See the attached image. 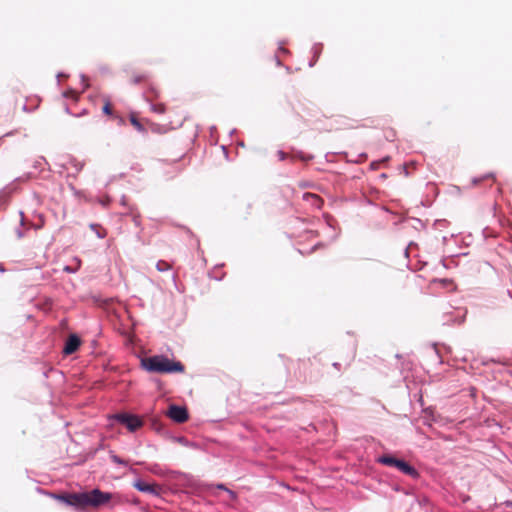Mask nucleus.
<instances>
[{
    "label": "nucleus",
    "mask_w": 512,
    "mask_h": 512,
    "mask_svg": "<svg viewBox=\"0 0 512 512\" xmlns=\"http://www.w3.org/2000/svg\"><path fill=\"white\" fill-rule=\"evenodd\" d=\"M87 78L84 74H81V81L84 84L86 82Z\"/></svg>",
    "instance_id": "7c9ffc66"
},
{
    "label": "nucleus",
    "mask_w": 512,
    "mask_h": 512,
    "mask_svg": "<svg viewBox=\"0 0 512 512\" xmlns=\"http://www.w3.org/2000/svg\"><path fill=\"white\" fill-rule=\"evenodd\" d=\"M4 271H5V269H4L3 265L0 264V272H4Z\"/></svg>",
    "instance_id": "ea45409f"
},
{
    "label": "nucleus",
    "mask_w": 512,
    "mask_h": 512,
    "mask_svg": "<svg viewBox=\"0 0 512 512\" xmlns=\"http://www.w3.org/2000/svg\"><path fill=\"white\" fill-rule=\"evenodd\" d=\"M45 166H49V164L43 156L38 157L33 163V168L39 172L43 171Z\"/></svg>",
    "instance_id": "ddd939ff"
},
{
    "label": "nucleus",
    "mask_w": 512,
    "mask_h": 512,
    "mask_svg": "<svg viewBox=\"0 0 512 512\" xmlns=\"http://www.w3.org/2000/svg\"><path fill=\"white\" fill-rule=\"evenodd\" d=\"M110 459L115 464L122 465V466H125V467L128 466V462L127 461H125L124 459L120 458L118 455L114 454L113 452L110 453Z\"/></svg>",
    "instance_id": "dca6fc26"
},
{
    "label": "nucleus",
    "mask_w": 512,
    "mask_h": 512,
    "mask_svg": "<svg viewBox=\"0 0 512 512\" xmlns=\"http://www.w3.org/2000/svg\"><path fill=\"white\" fill-rule=\"evenodd\" d=\"M20 216H21V225H24V213L22 211H20Z\"/></svg>",
    "instance_id": "c756f323"
},
{
    "label": "nucleus",
    "mask_w": 512,
    "mask_h": 512,
    "mask_svg": "<svg viewBox=\"0 0 512 512\" xmlns=\"http://www.w3.org/2000/svg\"><path fill=\"white\" fill-rule=\"evenodd\" d=\"M153 428L157 431V432H160L161 428H162V424L159 423L158 421H155L153 423Z\"/></svg>",
    "instance_id": "393cba45"
},
{
    "label": "nucleus",
    "mask_w": 512,
    "mask_h": 512,
    "mask_svg": "<svg viewBox=\"0 0 512 512\" xmlns=\"http://www.w3.org/2000/svg\"><path fill=\"white\" fill-rule=\"evenodd\" d=\"M16 234H17L18 238H22L24 236V233H23V231L21 229H17L16 230Z\"/></svg>",
    "instance_id": "a878e982"
},
{
    "label": "nucleus",
    "mask_w": 512,
    "mask_h": 512,
    "mask_svg": "<svg viewBox=\"0 0 512 512\" xmlns=\"http://www.w3.org/2000/svg\"><path fill=\"white\" fill-rule=\"evenodd\" d=\"M23 110L27 111V105L26 104L23 105Z\"/></svg>",
    "instance_id": "a19ab883"
},
{
    "label": "nucleus",
    "mask_w": 512,
    "mask_h": 512,
    "mask_svg": "<svg viewBox=\"0 0 512 512\" xmlns=\"http://www.w3.org/2000/svg\"><path fill=\"white\" fill-rule=\"evenodd\" d=\"M504 504L507 506V507H512V501H505Z\"/></svg>",
    "instance_id": "72a5a7b5"
},
{
    "label": "nucleus",
    "mask_w": 512,
    "mask_h": 512,
    "mask_svg": "<svg viewBox=\"0 0 512 512\" xmlns=\"http://www.w3.org/2000/svg\"><path fill=\"white\" fill-rule=\"evenodd\" d=\"M376 166H377V163H376V162H372V163H371V168H372V169H375V168H376Z\"/></svg>",
    "instance_id": "e433bc0d"
},
{
    "label": "nucleus",
    "mask_w": 512,
    "mask_h": 512,
    "mask_svg": "<svg viewBox=\"0 0 512 512\" xmlns=\"http://www.w3.org/2000/svg\"><path fill=\"white\" fill-rule=\"evenodd\" d=\"M156 269L159 272L169 271L171 269V265L164 260H159L156 264Z\"/></svg>",
    "instance_id": "2eb2a0df"
},
{
    "label": "nucleus",
    "mask_w": 512,
    "mask_h": 512,
    "mask_svg": "<svg viewBox=\"0 0 512 512\" xmlns=\"http://www.w3.org/2000/svg\"><path fill=\"white\" fill-rule=\"evenodd\" d=\"M466 311L462 309H456L452 312H447L443 314V324H461L465 320Z\"/></svg>",
    "instance_id": "6e6552de"
},
{
    "label": "nucleus",
    "mask_w": 512,
    "mask_h": 512,
    "mask_svg": "<svg viewBox=\"0 0 512 512\" xmlns=\"http://www.w3.org/2000/svg\"><path fill=\"white\" fill-rule=\"evenodd\" d=\"M134 487L140 491V492H143V493H147V494H150V495H153V496H158L159 495V488L154 485V484H150L148 482H145L141 479H138L135 481L134 483Z\"/></svg>",
    "instance_id": "9d476101"
},
{
    "label": "nucleus",
    "mask_w": 512,
    "mask_h": 512,
    "mask_svg": "<svg viewBox=\"0 0 512 512\" xmlns=\"http://www.w3.org/2000/svg\"><path fill=\"white\" fill-rule=\"evenodd\" d=\"M434 356L441 362L439 352L436 349L434 350Z\"/></svg>",
    "instance_id": "c85d7f7f"
},
{
    "label": "nucleus",
    "mask_w": 512,
    "mask_h": 512,
    "mask_svg": "<svg viewBox=\"0 0 512 512\" xmlns=\"http://www.w3.org/2000/svg\"><path fill=\"white\" fill-rule=\"evenodd\" d=\"M102 111H103V113H104V114H106V115H111V114H112V109H111V106H110V103H109V102H107V103L103 106Z\"/></svg>",
    "instance_id": "5701e85b"
},
{
    "label": "nucleus",
    "mask_w": 512,
    "mask_h": 512,
    "mask_svg": "<svg viewBox=\"0 0 512 512\" xmlns=\"http://www.w3.org/2000/svg\"><path fill=\"white\" fill-rule=\"evenodd\" d=\"M140 79H141L140 77H136V78L134 79V82H135V83H139V82H140Z\"/></svg>",
    "instance_id": "4c0bfd02"
},
{
    "label": "nucleus",
    "mask_w": 512,
    "mask_h": 512,
    "mask_svg": "<svg viewBox=\"0 0 512 512\" xmlns=\"http://www.w3.org/2000/svg\"><path fill=\"white\" fill-rule=\"evenodd\" d=\"M81 345V340L76 334H71L65 341L63 354L71 355L75 353Z\"/></svg>",
    "instance_id": "1a4fd4ad"
},
{
    "label": "nucleus",
    "mask_w": 512,
    "mask_h": 512,
    "mask_svg": "<svg viewBox=\"0 0 512 512\" xmlns=\"http://www.w3.org/2000/svg\"><path fill=\"white\" fill-rule=\"evenodd\" d=\"M64 270H65V271H67V272H69V273H74V272H75V270H74V269H71L69 266H66V267L64 268Z\"/></svg>",
    "instance_id": "cd10ccee"
},
{
    "label": "nucleus",
    "mask_w": 512,
    "mask_h": 512,
    "mask_svg": "<svg viewBox=\"0 0 512 512\" xmlns=\"http://www.w3.org/2000/svg\"><path fill=\"white\" fill-rule=\"evenodd\" d=\"M131 121V124L138 130V131H144V127L143 125L139 122V120L137 118H135L134 116L131 117L130 119Z\"/></svg>",
    "instance_id": "6ab92c4d"
},
{
    "label": "nucleus",
    "mask_w": 512,
    "mask_h": 512,
    "mask_svg": "<svg viewBox=\"0 0 512 512\" xmlns=\"http://www.w3.org/2000/svg\"><path fill=\"white\" fill-rule=\"evenodd\" d=\"M60 77H66V75L64 73H58L57 78L59 79Z\"/></svg>",
    "instance_id": "f704fd0d"
},
{
    "label": "nucleus",
    "mask_w": 512,
    "mask_h": 512,
    "mask_svg": "<svg viewBox=\"0 0 512 512\" xmlns=\"http://www.w3.org/2000/svg\"><path fill=\"white\" fill-rule=\"evenodd\" d=\"M413 244H414V243H413V242H411V243L409 244V246L405 249L404 253H405V255H406V256H408V249H409V247H410V246H412Z\"/></svg>",
    "instance_id": "473e14b6"
},
{
    "label": "nucleus",
    "mask_w": 512,
    "mask_h": 512,
    "mask_svg": "<svg viewBox=\"0 0 512 512\" xmlns=\"http://www.w3.org/2000/svg\"><path fill=\"white\" fill-rule=\"evenodd\" d=\"M121 204H122L123 206H127L126 198H125L124 196L122 197Z\"/></svg>",
    "instance_id": "2f4dec72"
},
{
    "label": "nucleus",
    "mask_w": 512,
    "mask_h": 512,
    "mask_svg": "<svg viewBox=\"0 0 512 512\" xmlns=\"http://www.w3.org/2000/svg\"><path fill=\"white\" fill-rule=\"evenodd\" d=\"M376 461L384 466L394 467L398 471L411 477L412 479L416 480L420 477V473L414 466H412L403 459H398L394 457L392 454H383L379 456Z\"/></svg>",
    "instance_id": "f03ea898"
},
{
    "label": "nucleus",
    "mask_w": 512,
    "mask_h": 512,
    "mask_svg": "<svg viewBox=\"0 0 512 512\" xmlns=\"http://www.w3.org/2000/svg\"><path fill=\"white\" fill-rule=\"evenodd\" d=\"M333 366H334L335 368H338V367L340 366V364H339L338 362H334V363H333Z\"/></svg>",
    "instance_id": "58836bf2"
},
{
    "label": "nucleus",
    "mask_w": 512,
    "mask_h": 512,
    "mask_svg": "<svg viewBox=\"0 0 512 512\" xmlns=\"http://www.w3.org/2000/svg\"><path fill=\"white\" fill-rule=\"evenodd\" d=\"M141 366L148 372L182 373L184 365L179 361H171L164 355H154L141 359Z\"/></svg>",
    "instance_id": "f257e3e1"
},
{
    "label": "nucleus",
    "mask_w": 512,
    "mask_h": 512,
    "mask_svg": "<svg viewBox=\"0 0 512 512\" xmlns=\"http://www.w3.org/2000/svg\"><path fill=\"white\" fill-rule=\"evenodd\" d=\"M108 419L110 422H118L124 425L129 432H135L144 425L143 420L139 416L127 412L112 414Z\"/></svg>",
    "instance_id": "7ed1b4c3"
},
{
    "label": "nucleus",
    "mask_w": 512,
    "mask_h": 512,
    "mask_svg": "<svg viewBox=\"0 0 512 512\" xmlns=\"http://www.w3.org/2000/svg\"><path fill=\"white\" fill-rule=\"evenodd\" d=\"M275 59H276V63H277V65H278V66H279V65H281V61L279 60V58H278L277 56H275Z\"/></svg>",
    "instance_id": "c9c22d12"
},
{
    "label": "nucleus",
    "mask_w": 512,
    "mask_h": 512,
    "mask_svg": "<svg viewBox=\"0 0 512 512\" xmlns=\"http://www.w3.org/2000/svg\"><path fill=\"white\" fill-rule=\"evenodd\" d=\"M311 51L313 53V58L309 62V67H313L316 64V62L322 52V44L321 43L314 44Z\"/></svg>",
    "instance_id": "f8f14e48"
},
{
    "label": "nucleus",
    "mask_w": 512,
    "mask_h": 512,
    "mask_svg": "<svg viewBox=\"0 0 512 512\" xmlns=\"http://www.w3.org/2000/svg\"><path fill=\"white\" fill-rule=\"evenodd\" d=\"M303 199L317 208H320L323 203L322 199L318 195L312 193H304Z\"/></svg>",
    "instance_id": "9b49d317"
},
{
    "label": "nucleus",
    "mask_w": 512,
    "mask_h": 512,
    "mask_svg": "<svg viewBox=\"0 0 512 512\" xmlns=\"http://www.w3.org/2000/svg\"><path fill=\"white\" fill-rule=\"evenodd\" d=\"M151 110L158 114H163L165 112V106L163 104H151Z\"/></svg>",
    "instance_id": "f3484780"
},
{
    "label": "nucleus",
    "mask_w": 512,
    "mask_h": 512,
    "mask_svg": "<svg viewBox=\"0 0 512 512\" xmlns=\"http://www.w3.org/2000/svg\"><path fill=\"white\" fill-rule=\"evenodd\" d=\"M58 166L62 169L60 173L65 170L68 171V176L75 177L83 169L84 163L71 155H67L63 157L61 163H58Z\"/></svg>",
    "instance_id": "423d86ee"
},
{
    "label": "nucleus",
    "mask_w": 512,
    "mask_h": 512,
    "mask_svg": "<svg viewBox=\"0 0 512 512\" xmlns=\"http://www.w3.org/2000/svg\"><path fill=\"white\" fill-rule=\"evenodd\" d=\"M87 507H100L105 505L112 499V494L109 492H103L98 488L86 491Z\"/></svg>",
    "instance_id": "20e7f679"
},
{
    "label": "nucleus",
    "mask_w": 512,
    "mask_h": 512,
    "mask_svg": "<svg viewBox=\"0 0 512 512\" xmlns=\"http://www.w3.org/2000/svg\"><path fill=\"white\" fill-rule=\"evenodd\" d=\"M277 155H278V158H279L280 161H283V160H285L287 158V154L284 151H282V150H279L277 152Z\"/></svg>",
    "instance_id": "b1692460"
},
{
    "label": "nucleus",
    "mask_w": 512,
    "mask_h": 512,
    "mask_svg": "<svg viewBox=\"0 0 512 512\" xmlns=\"http://www.w3.org/2000/svg\"><path fill=\"white\" fill-rule=\"evenodd\" d=\"M129 214H131L133 216L132 220H133L134 224L137 227H140L141 226V223H140V220H139L140 215L139 214H134V209L132 207L130 208Z\"/></svg>",
    "instance_id": "4be33fe9"
},
{
    "label": "nucleus",
    "mask_w": 512,
    "mask_h": 512,
    "mask_svg": "<svg viewBox=\"0 0 512 512\" xmlns=\"http://www.w3.org/2000/svg\"><path fill=\"white\" fill-rule=\"evenodd\" d=\"M171 440L185 446V447H196V444L189 441L186 437L184 436H171Z\"/></svg>",
    "instance_id": "4468645a"
},
{
    "label": "nucleus",
    "mask_w": 512,
    "mask_h": 512,
    "mask_svg": "<svg viewBox=\"0 0 512 512\" xmlns=\"http://www.w3.org/2000/svg\"><path fill=\"white\" fill-rule=\"evenodd\" d=\"M167 416L176 423H184L188 420L189 414L184 406L171 404L167 411Z\"/></svg>",
    "instance_id": "0eeeda50"
},
{
    "label": "nucleus",
    "mask_w": 512,
    "mask_h": 512,
    "mask_svg": "<svg viewBox=\"0 0 512 512\" xmlns=\"http://www.w3.org/2000/svg\"><path fill=\"white\" fill-rule=\"evenodd\" d=\"M283 44H284V43H281V45H280V47H279V50H280V51H282L283 53H288V50H287V49H285V48L282 46Z\"/></svg>",
    "instance_id": "bb28decb"
},
{
    "label": "nucleus",
    "mask_w": 512,
    "mask_h": 512,
    "mask_svg": "<svg viewBox=\"0 0 512 512\" xmlns=\"http://www.w3.org/2000/svg\"><path fill=\"white\" fill-rule=\"evenodd\" d=\"M66 505L75 507L76 509H83L87 507L86 493H67L55 496Z\"/></svg>",
    "instance_id": "39448f33"
},
{
    "label": "nucleus",
    "mask_w": 512,
    "mask_h": 512,
    "mask_svg": "<svg viewBox=\"0 0 512 512\" xmlns=\"http://www.w3.org/2000/svg\"><path fill=\"white\" fill-rule=\"evenodd\" d=\"M217 488L226 491L229 494L231 499H233V500L236 499V497H237L236 493L234 491L228 489L224 484H218Z\"/></svg>",
    "instance_id": "a211bd4d"
},
{
    "label": "nucleus",
    "mask_w": 512,
    "mask_h": 512,
    "mask_svg": "<svg viewBox=\"0 0 512 512\" xmlns=\"http://www.w3.org/2000/svg\"><path fill=\"white\" fill-rule=\"evenodd\" d=\"M493 176H494L493 173H487L481 177L473 178L472 182H473V184L476 185V184L480 183L481 181H483L484 179L492 178Z\"/></svg>",
    "instance_id": "412c9836"
},
{
    "label": "nucleus",
    "mask_w": 512,
    "mask_h": 512,
    "mask_svg": "<svg viewBox=\"0 0 512 512\" xmlns=\"http://www.w3.org/2000/svg\"><path fill=\"white\" fill-rule=\"evenodd\" d=\"M33 177H35V175L32 172H27V173H24L22 176L16 178V180L21 181V182H26V181L32 179Z\"/></svg>",
    "instance_id": "aec40b11"
}]
</instances>
